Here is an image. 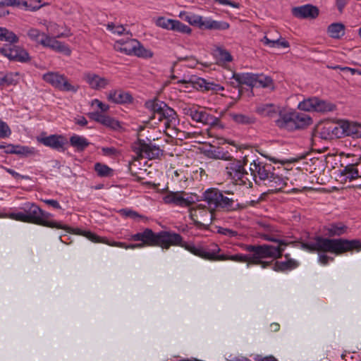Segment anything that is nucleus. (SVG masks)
I'll use <instances>...</instances> for the list:
<instances>
[{"mask_svg":"<svg viewBox=\"0 0 361 361\" xmlns=\"http://www.w3.org/2000/svg\"><path fill=\"white\" fill-rule=\"evenodd\" d=\"M104 155L113 156L116 154V149L114 147H103L102 149Z\"/></svg>","mask_w":361,"mask_h":361,"instance_id":"obj_62","label":"nucleus"},{"mask_svg":"<svg viewBox=\"0 0 361 361\" xmlns=\"http://www.w3.org/2000/svg\"><path fill=\"white\" fill-rule=\"evenodd\" d=\"M216 55L219 59L223 62H230L233 59L231 54L228 51L221 48H218L216 50Z\"/></svg>","mask_w":361,"mask_h":361,"instance_id":"obj_51","label":"nucleus"},{"mask_svg":"<svg viewBox=\"0 0 361 361\" xmlns=\"http://www.w3.org/2000/svg\"><path fill=\"white\" fill-rule=\"evenodd\" d=\"M185 192L184 191H169L163 197V200L166 204H173L180 207H188L190 204V201L185 197Z\"/></svg>","mask_w":361,"mask_h":361,"instance_id":"obj_21","label":"nucleus"},{"mask_svg":"<svg viewBox=\"0 0 361 361\" xmlns=\"http://www.w3.org/2000/svg\"><path fill=\"white\" fill-rule=\"evenodd\" d=\"M343 240L345 241V243H348L344 245V253L350 252H353L354 251L355 252H360L361 250V240L359 239H352L348 240L343 238Z\"/></svg>","mask_w":361,"mask_h":361,"instance_id":"obj_43","label":"nucleus"},{"mask_svg":"<svg viewBox=\"0 0 361 361\" xmlns=\"http://www.w3.org/2000/svg\"><path fill=\"white\" fill-rule=\"evenodd\" d=\"M216 233L228 238H237L239 235L238 231L221 226L216 227Z\"/></svg>","mask_w":361,"mask_h":361,"instance_id":"obj_50","label":"nucleus"},{"mask_svg":"<svg viewBox=\"0 0 361 361\" xmlns=\"http://www.w3.org/2000/svg\"><path fill=\"white\" fill-rule=\"evenodd\" d=\"M83 79L92 89L97 90L105 88L109 83L107 78L93 73H85Z\"/></svg>","mask_w":361,"mask_h":361,"instance_id":"obj_23","label":"nucleus"},{"mask_svg":"<svg viewBox=\"0 0 361 361\" xmlns=\"http://www.w3.org/2000/svg\"><path fill=\"white\" fill-rule=\"evenodd\" d=\"M70 144L79 152L83 151L90 145V142L85 137L78 135H73L71 137Z\"/></svg>","mask_w":361,"mask_h":361,"instance_id":"obj_39","label":"nucleus"},{"mask_svg":"<svg viewBox=\"0 0 361 361\" xmlns=\"http://www.w3.org/2000/svg\"><path fill=\"white\" fill-rule=\"evenodd\" d=\"M214 1L219 4H221V5L230 6L233 8L239 7L238 3H235V2L231 1L230 0H214Z\"/></svg>","mask_w":361,"mask_h":361,"instance_id":"obj_58","label":"nucleus"},{"mask_svg":"<svg viewBox=\"0 0 361 361\" xmlns=\"http://www.w3.org/2000/svg\"><path fill=\"white\" fill-rule=\"evenodd\" d=\"M250 176L257 185H264L269 188V192L282 190L286 185L283 177L274 172L275 169L271 164L254 160L250 165Z\"/></svg>","mask_w":361,"mask_h":361,"instance_id":"obj_4","label":"nucleus"},{"mask_svg":"<svg viewBox=\"0 0 361 361\" xmlns=\"http://www.w3.org/2000/svg\"><path fill=\"white\" fill-rule=\"evenodd\" d=\"M118 213L125 217H128L133 219H146L147 218L135 211L129 209H122L118 211Z\"/></svg>","mask_w":361,"mask_h":361,"instance_id":"obj_49","label":"nucleus"},{"mask_svg":"<svg viewBox=\"0 0 361 361\" xmlns=\"http://www.w3.org/2000/svg\"><path fill=\"white\" fill-rule=\"evenodd\" d=\"M75 123L79 126H85L87 124V121L84 116H80L75 118Z\"/></svg>","mask_w":361,"mask_h":361,"instance_id":"obj_64","label":"nucleus"},{"mask_svg":"<svg viewBox=\"0 0 361 361\" xmlns=\"http://www.w3.org/2000/svg\"><path fill=\"white\" fill-rule=\"evenodd\" d=\"M327 33L331 38L340 39L345 35V25L341 23H334L327 27Z\"/></svg>","mask_w":361,"mask_h":361,"instance_id":"obj_35","label":"nucleus"},{"mask_svg":"<svg viewBox=\"0 0 361 361\" xmlns=\"http://www.w3.org/2000/svg\"><path fill=\"white\" fill-rule=\"evenodd\" d=\"M94 104H97V107L99 109H100L101 111H103V112L107 111L109 110V105L102 103L99 99H94L92 101V105Z\"/></svg>","mask_w":361,"mask_h":361,"instance_id":"obj_59","label":"nucleus"},{"mask_svg":"<svg viewBox=\"0 0 361 361\" xmlns=\"http://www.w3.org/2000/svg\"><path fill=\"white\" fill-rule=\"evenodd\" d=\"M128 240L141 241L144 246H160L163 249H169L171 246L180 245L185 247L187 243L183 242L182 236L176 233L160 231L154 233L150 228H145L142 232L131 235Z\"/></svg>","mask_w":361,"mask_h":361,"instance_id":"obj_3","label":"nucleus"},{"mask_svg":"<svg viewBox=\"0 0 361 361\" xmlns=\"http://www.w3.org/2000/svg\"><path fill=\"white\" fill-rule=\"evenodd\" d=\"M202 29L225 30L229 28V24L225 21L214 20L211 18H204L202 23Z\"/></svg>","mask_w":361,"mask_h":361,"instance_id":"obj_32","label":"nucleus"},{"mask_svg":"<svg viewBox=\"0 0 361 361\" xmlns=\"http://www.w3.org/2000/svg\"><path fill=\"white\" fill-rule=\"evenodd\" d=\"M0 41L9 42L10 44H16L19 41L18 37L12 31L4 27L0 35Z\"/></svg>","mask_w":361,"mask_h":361,"instance_id":"obj_44","label":"nucleus"},{"mask_svg":"<svg viewBox=\"0 0 361 361\" xmlns=\"http://www.w3.org/2000/svg\"><path fill=\"white\" fill-rule=\"evenodd\" d=\"M4 152L6 154H15L24 157L34 154L35 149L32 147L21 145H14L8 144L6 146V150Z\"/></svg>","mask_w":361,"mask_h":361,"instance_id":"obj_28","label":"nucleus"},{"mask_svg":"<svg viewBox=\"0 0 361 361\" xmlns=\"http://www.w3.org/2000/svg\"><path fill=\"white\" fill-rule=\"evenodd\" d=\"M11 134V130L8 125L0 119V138L8 137Z\"/></svg>","mask_w":361,"mask_h":361,"instance_id":"obj_53","label":"nucleus"},{"mask_svg":"<svg viewBox=\"0 0 361 361\" xmlns=\"http://www.w3.org/2000/svg\"><path fill=\"white\" fill-rule=\"evenodd\" d=\"M211 157L215 159H222L226 161H231L232 156L228 151H224L221 148H217L211 152Z\"/></svg>","mask_w":361,"mask_h":361,"instance_id":"obj_46","label":"nucleus"},{"mask_svg":"<svg viewBox=\"0 0 361 361\" xmlns=\"http://www.w3.org/2000/svg\"><path fill=\"white\" fill-rule=\"evenodd\" d=\"M37 141L44 146L59 152H64L65 145L68 143L67 139L63 135L58 134L37 137Z\"/></svg>","mask_w":361,"mask_h":361,"instance_id":"obj_17","label":"nucleus"},{"mask_svg":"<svg viewBox=\"0 0 361 361\" xmlns=\"http://www.w3.org/2000/svg\"><path fill=\"white\" fill-rule=\"evenodd\" d=\"M343 238H327L316 236L307 242H301L300 247L309 252H331L336 255L344 253V245L347 244Z\"/></svg>","mask_w":361,"mask_h":361,"instance_id":"obj_5","label":"nucleus"},{"mask_svg":"<svg viewBox=\"0 0 361 361\" xmlns=\"http://www.w3.org/2000/svg\"><path fill=\"white\" fill-rule=\"evenodd\" d=\"M171 26V30L176 31L183 34L190 35L192 32V29L189 26L177 20H173Z\"/></svg>","mask_w":361,"mask_h":361,"instance_id":"obj_47","label":"nucleus"},{"mask_svg":"<svg viewBox=\"0 0 361 361\" xmlns=\"http://www.w3.org/2000/svg\"><path fill=\"white\" fill-rule=\"evenodd\" d=\"M45 204L55 208V209H61V205L58 201L55 200H42Z\"/></svg>","mask_w":361,"mask_h":361,"instance_id":"obj_63","label":"nucleus"},{"mask_svg":"<svg viewBox=\"0 0 361 361\" xmlns=\"http://www.w3.org/2000/svg\"><path fill=\"white\" fill-rule=\"evenodd\" d=\"M326 130L337 137L350 136L353 138H361V124L356 122L343 121L326 128Z\"/></svg>","mask_w":361,"mask_h":361,"instance_id":"obj_9","label":"nucleus"},{"mask_svg":"<svg viewBox=\"0 0 361 361\" xmlns=\"http://www.w3.org/2000/svg\"><path fill=\"white\" fill-rule=\"evenodd\" d=\"M107 99L109 102L115 104H128L133 101L132 95L121 90H111L107 95Z\"/></svg>","mask_w":361,"mask_h":361,"instance_id":"obj_25","label":"nucleus"},{"mask_svg":"<svg viewBox=\"0 0 361 361\" xmlns=\"http://www.w3.org/2000/svg\"><path fill=\"white\" fill-rule=\"evenodd\" d=\"M279 37H274L265 35L262 39L261 42L266 46L269 47H283L288 48L290 47L289 42L285 39L281 38V37L278 35Z\"/></svg>","mask_w":361,"mask_h":361,"instance_id":"obj_29","label":"nucleus"},{"mask_svg":"<svg viewBox=\"0 0 361 361\" xmlns=\"http://www.w3.org/2000/svg\"><path fill=\"white\" fill-rule=\"evenodd\" d=\"M255 77H256V74L252 73H234L232 75V78L234 79L238 85H246L251 87H255Z\"/></svg>","mask_w":361,"mask_h":361,"instance_id":"obj_31","label":"nucleus"},{"mask_svg":"<svg viewBox=\"0 0 361 361\" xmlns=\"http://www.w3.org/2000/svg\"><path fill=\"white\" fill-rule=\"evenodd\" d=\"M42 0H0V18L8 14V6L24 7L25 10L35 11L39 9L44 4Z\"/></svg>","mask_w":361,"mask_h":361,"instance_id":"obj_12","label":"nucleus"},{"mask_svg":"<svg viewBox=\"0 0 361 361\" xmlns=\"http://www.w3.org/2000/svg\"><path fill=\"white\" fill-rule=\"evenodd\" d=\"M293 14L298 18H316L319 16V9L317 6L306 4L293 8Z\"/></svg>","mask_w":361,"mask_h":361,"instance_id":"obj_22","label":"nucleus"},{"mask_svg":"<svg viewBox=\"0 0 361 361\" xmlns=\"http://www.w3.org/2000/svg\"><path fill=\"white\" fill-rule=\"evenodd\" d=\"M107 29L111 31L113 33L117 34L118 35H123L126 32V29L122 25H116L113 23H109L107 25Z\"/></svg>","mask_w":361,"mask_h":361,"instance_id":"obj_54","label":"nucleus"},{"mask_svg":"<svg viewBox=\"0 0 361 361\" xmlns=\"http://www.w3.org/2000/svg\"><path fill=\"white\" fill-rule=\"evenodd\" d=\"M133 55L144 59H150L153 56V52L149 49H145L138 42V46H136Z\"/></svg>","mask_w":361,"mask_h":361,"instance_id":"obj_48","label":"nucleus"},{"mask_svg":"<svg viewBox=\"0 0 361 361\" xmlns=\"http://www.w3.org/2000/svg\"><path fill=\"white\" fill-rule=\"evenodd\" d=\"M27 35L31 41L41 44V41H44L47 34L42 32L36 28L31 27L27 30Z\"/></svg>","mask_w":361,"mask_h":361,"instance_id":"obj_42","label":"nucleus"},{"mask_svg":"<svg viewBox=\"0 0 361 361\" xmlns=\"http://www.w3.org/2000/svg\"><path fill=\"white\" fill-rule=\"evenodd\" d=\"M243 167L241 161L240 160H232L229 162L226 166V172L228 177L232 180L236 175H238V171Z\"/></svg>","mask_w":361,"mask_h":361,"instance_id":"obj_40","label":"nucleus"},{"mask_svg":"<svg viewBox=\"0 0 361 361\" xmlns=\"http://www.w3.org/2000/svg\"><path fill=\"white\" fill-rule=\"evenodd\" d=\"M94 170L100 177H110L113 176V169L107 165L101 163H96L94 164Z\"/></svg>","mask_w":361,"mask_h":361,"instance_id":"obj_45","label":"nucleus"},{"mask_svg":"<svg viewBox=\"0 0 361 361\" xmlns=\"http://www.w3.org/2000/svg\"><path fill=\"white\" fill-rule=\"evenodd\" d=\"M178 84H189L192 83L197 87H200L202 91H212L213 92H218L219 91L224 90V87L222 85L215 83L213 81L206 80L202 78H198L195 81L180 80L177 82Z\"/></svg>","mask_w":361,"mask_h":361,"instance_id":"obj_19","label":"nucleus"},{"mask_svg":"<svg viewBox=\"0 0 361 361\" xmlns=\"http://www.w3.org/2000/svg\"><path fill=\"white\" fill-rule=\"evenodd\" d=\"M348 4V0H336V5L340 13H342Z\"/></svg>","mask_w":361,"mask_h":361,"instance_id":"obj_61","label":"nucleus"},{"mask_svg":"<svg viewBox=\"0 0 361 361\" xmlns=\"http://www.w3.org/2000/svg\"><path fill=\"white\" fill-rule=\"evenodd\" d=\"M0 53L10 60L20 62H27L30 60L28 52L18 46L5 44L0 48Z\"/></svg>","mask_w":361,"mask_h":361,"instance_id":"obj_14","label":"nucleus"},{"mask_svg":"<svg viewBox=\"0 0 361 361\" xmlns=\"http://www.w3.org/2000/svg\"><path fill=\"white\" fill-rule=\"evenodd\" d=\"M232 120L239 125L250 126L257 122V118L252 114H243L233 113L231 114Z\"/></svg>","mask_w":361,"mask_h":361,"instance_id":"obj_33","label":"nucleus"},{"mask_svg":"<svg viewBox=\"0 0 361 361\" xmlns=\"http://www.w3.org/2000/svg\"><path fill=\"white\" fill-rule=\"evenodd\" d=\"M82 235L93 243H102L107 244L110 246L119 247L126 249L127 244L126 243L116 241L110 242L105 238H101L99 236L95 235L94 233L90 231H84L82 233Z\"/></svg>","mask_w":361,"mask_h":361,"instance_id":"obj_30","label":"nucleus"},{"mask_svg":"<svg viewBox=\"0 0 361 361\" xmlns=\"http://www.w3.org/2000/svg\"><path fill=\"white\" fill-rule=\"evenodd\" d=\"M42 79L60 91L76 92L78 90V87L69 82L65 75L59 72H48L42 75Z\"/></svg>","mask_w":361,"mask_h":361,"instance_id":"obj_10","label":"nucleus"},{"mask_svg":"<svg viewBox=\"0 0 361 361\" xmlns=\"http://www.w3.org/2000/svg\"><path fill=\"white\" fill-rule=\"evenodd\" d=\"M63 36V34H56V36L51 37L49 35H47L44 41H41V45L44 47H48L51 49L59 52L64 54L66 56H69L71 53V50L69 47L66 44L56 40V37H61Z\"/></svg>","mask_w":361,"mask_h":361,"instance_id":"obj_18","label":"nucleus"},{"mask_svg":"<svg viewBox=\"0 0 361 361\" xmlns=\"http://www.w3.org/2000/svg\"><path fill=\"white\" fill-rule=\"evenodd\" d=\"M341 175L345 176V180L350 181L358 178V170L355 164H348L341 171Z\"/></svg>","mask_w":361,"mask_h":361,"instance_id":"obj_41","label":"nucleus"},{"mask_svg":"<svg viewBox=\"0 0 361 361\" xmlns=\"http://www.w3.org/2000/svg\"><path fill=\"white\" fill-rule=\"evenodd\" d=\"M334 258L326 255V254H319L318 257V260L320 264L322 265H326L329 262L334 261Z\"/></svg>","mask_w":361,"mask_h":361,"instance_id":"obj_56","label":"nucleus"},{"mask_svg":"<svg viewBox=\"0 0 361 361\" xmlns=\"http://www.w3.org/2000/svg\"><path fill=\"white\" fill-rule=\"evenodd\" d=\"M185 115L190 116L194 121L207 125H214L216 118L205 111H200L195 106H187L183 109Z\"/></svg>","mask_w":361,"mask_h":361,"instance_id":"obj_16","label":"nucleus"},{"mask_svg":"<svg viewBox=\"0 0 361 361\" xmlns=\"http://www.w3.org/2000/svg\"><path fill=\"white\" fill-rule=\"evenodd\" d=\"M255 78V87L274 89V82L271 77L264 74H256Z\"/></svg>","mask_w":361,"mask_h":361,"instance_id":"obj_37","label":"nucleus"},{"mask_svg":"<svg viewBox=\"0 0 361 361\" xmlns=\"http://www.w3.org/2000/svg\"><path fill=\"white\" fill-rule=\"evenodd\" d=\"M255 361H278L274 356L269 355L262 357L260 355H256L254 357Z\"/></svg>","mask_w":361,"mask_h":361,"instance_id":"obj_60","label":"nucleus"},{"mask_svg":"<svg viewBox=\"0 0 361 361\" xmlns=\"http://www.w3.org/2000/svg\"><path fill=\"white\" fill-rule=\"evenodd\" d=\"M179 16L183 20L188 22L191 25L197 26L199 28L202 29V23H203L204 20V18L202 16L192 13H188L185 11L180 12Z\"/></svg>","mask_w":361,"mask_h":361,"instance_id":"obj_36","label":"nucleus"},{"mask_svg":"<svg viewBox=\"0 0 361 361\" xmlns=\"http://www.w3.org/2000/svg\"><path fill=\"white\" fill-rule=\"evenodd\" d=\"M190 217L196 226L207 228L212 224L213 214L210 210L202 207V204H199L196 208L190 209Z\"/></svg>","mask_w":361,"mask_h":361,"instance_id":"obj_13","label":"nucleus"},{"mask_svg":"<svg viewBox=\"0 0 361 361\" xmlns=\"http://www.w3.org/2000/svg\"><path fill=\"white\" fill-rule=\"evenodd\" d=\"M173 19H168L164 17H159L156 20V25L166 30H171V25L173 24Z\"/></svg>","mask_w":361,"mask_h":361,"instance_id":"obj_52","label":"nucleus"},{"mask_svg":"<svg viewBox=\"0 0 361 361\" xmlns=\"http://www.w3.org/2000/svg\"><path fill=\"white\" fill-rule=\"evenodd\" d=\"M145 105L153 112L154 118L164 122L166 128L174 127L178 123L176 112L165 102L153 99L147 101Z\"/></svg>","mask_w":361,"mask_h":361,"instance_id":"obj_6","label":"nucleus"},{"mask_svg":"<svg viewBox=\"0 0 361 361\" xmlns=\"http://www.w3.org/2000/svg\"><path fill=\"white\" fill-rule=\"evenodd\" d=\"M3 78H4V80H3L4 86L15 84V80L11 73H6V74L3 73Z\"/></svg>","mask_w":361,"mask_h":361,"instance_id":"obj_57","label":"nucleus"},{"mask_svg":"<svg viewBox=\"0 0 361 361\" xmlns=\"http://www.w3.org/2000/svg\"><path fill=\"white\" fill-rule=\"evenodd\" d=\"M20 209L21 212L10 213L9 217L16 221L51 228L69 230V228L62 224L61 222L52 220L51 217L53 216L51 214L42 210L35 203L27 202L23 204Z\"/></svg>","mask_w":361,"mask_h":361,"instance_id":"obj_2","label":"nucleus"},{"mask_svg":"<svg viewBox=\"0 0 361 361\" xmlns=\"http://www.w3.org/2000/svg\"><path fill=\"white\" fill-rule=\"evenodd\" d=\"M262 231L259 235L266 240L276 243L277 245H243L244 250L250 254H237L233 255H218L221 251L218 245L212 243L208 245L201 244H186L184 245L185 250L193 255L202 259L210 261L231 260L239 262H247V267L250 264L261 265L262 268H267L271 264L263 261V259L271 258L276 259L281 258L285 247L290 244L289 242L279 238L276 228L270 224L260 223Z\"/></svg>","mask_w":361,"mask_h":361,"instance_id":"obj_1","label":"nucleus"},{"mask_svg":"<svg viewBox=\"0 0 361 361\" xmlns=\"http://www.w3.org/2000/svg\"><path fill=\"white\" fill-rule=\"evenodd\" d=\"M204 200L211 209L230 210L233 208L234 200L224 196L222 192L216 188H210L203 193Z\"/></svg>","mask_w":361,"mask_h":361,"instance_id":"obj_8","label":"nucleus"},{"mask_svg":"<svg viewBox=\"0 0 361 361\" xmlns=\"http://www.w3.org/2000/svg\"><path fill=\"white\" fill-rule=\"evenodd\" d=\"M5 170L16 179L30 180V177L29 176L20 175L11 169L6 168Z\"/></svg>","mask_w":361,"mask_h":361,"instance_id":"obj_55","label":"nucleus"},{"mask_svg":"<svg viewBox=\"0 0 361 361\" xmlns=\"http://www.w3.org/2000/svg\"><path fill=\"white\" fill-rule=\"evenodd\" d=\"M88 116L92 120L111 128L117 129L120 127V123L118 121L99 111L90 112L88 114Z\"/></svg>","mask_w":361,"mask_h":361,"instance_id":"obj_24","label":"nucleus"},{"mask_svg":"<svg viewBox=\"0 0 361 361\" xmlns=\"http://www.w3.org/2000/svg\"><path fill=\"white\" fill-rule=\"evenodd\" d=\"M255 111L262 117L269 118H275L278 115L281 117V114H284L281 107L274 103H260L256 106Z\"/></svg>","mask_w":361,"mask_h":361,"instance_id":"obj_20","label":"nucleus"},{"mask_svg":"<svg viewBox=\"0 0 361 361\" xmlns=\"http://www.w3.org/2000/svg\"><path fill=\"white\" fill-rule=\"evenodd\" d=\"M136 46H138V41L135 39H128L126 41L120 39L115 43L114 48L127 55H133Z\"/></svg>","mask_w":361,"mask_h":361,"instance_id":"obj_26","label":"nucleus"},{"mask_svg":"<svg viewBox=\"0 0 361 361\" xmlns=\"http://www.w3.org/2000/svg\"><path fill=\"white\" fill-rule=\"evenodd\" d=\"M348 227L343 223L331 224L326 228L327 234L330 237L340 236L347 232Z\"/></svg>","mask_w":361,"mask_h":361,"instance_id":"obj_38","label":"nucleus"},{"mask_svg":"<svg viewBox=\"0 0 361 361\" xmlns=\"http://www.w3.org/2000/svg\"><path fill=\"white\" fill-rule=\"evenodd\" d=\"M289 254L285 255L286 261L275 262L272 269L276 271H286L297 268L299 263L296 260L289 258Z\"/></svg>","mask_w":361,"mask_h":361,"instance_id":"obj_27","label":"nucleus"},{"mask_svg":"<svg viewBox=\"0 0 361 361\" xmlns=\"http://www.w3.org/2000/svg\"><path fill=\"white\" fill-rule=\"evenodd\" d=\"M133 151L140 157H145L149 159H157L163 155V150L159 147L152 144L140 141L137 146L133 147Z\"/></svg>","mask_w":361,"mask_h":361,"instance_id":"obj_15","label":"nucleus"},{"mask_svg":"<svg viewBox=\"0 0 361 361\" xmlns=\"http://www.w3.org/2000/svg\"><path fill=\"white\" fill-rule=\"evenodd\" d=\"M298 108L305 111L330 112L336 109V106L325 100L314 97L304 99L298 104Z\"/></svg>","mask_w":361,"mask_h":361,"instance_id":"obj_11","label":"nucleus"},{"mask_svg":"<svg viewBox=\"0 0 361 361\" xmlns=\"http://www.w3.org/2000/svg\"><path fill=\"white\" fill-rule=\"evenodd\" d=\"M250 175L245 170L244 167H243L240 171H238V175L235 176L232 179V180L236 185H244L247 188H252V182L250 180Z\"/></svg>","mask_w":361,"mask_h":361,"instance_id":"obj_34","label":"nucleus"},{"mask_svg":"<svg viewBox=\"0 0 361 361\" xmlns=\"http://www.w3.org/2000/svg\"><path fill=\"white\" fill-rule=\"evenodd\" d=\"M311 123L312 118L310 116L296 111L286 112L275 120V124L278 128L288 131L303 129Z\"/></svg>","mask_w":361,"mask_h":361,"instance_id":"obj_7","label":"nucleus"}]
</instances>
